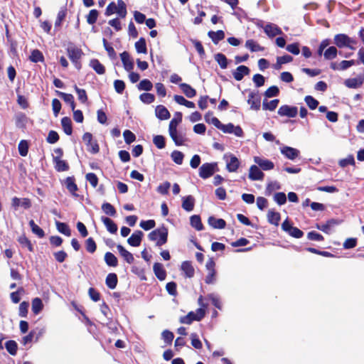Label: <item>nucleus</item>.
Here are the masks:
<instances>
[{
	"mask_svg": "<svg viewBox=\"0 0 364 364\" xmlns=\"http://www.w3.org/2000/svg\"><path fill=\"white\" fill-rule=\"evenodd\" d=\"M337 224L338 223L336 220L331 219L326 223L321 225V230L326 234H330L332 227Z\"/></svg>",
	"mask_w": 364,
	"mask_h": 364,
	"instance_id": "obj_47",
	"label": "nucleus"
},
{
	"mask_svg": "<svg viewBox=\"0 0 364 364\" xmlns=\"http://www.w3.org/2000/svg\"><path fill=\"white\" fill-rule=\"evenodd\" d=\"M249 73L250 69L248 67L245 65H240L232 73V75L236 80L240 81L245 75H247Z\"/></svg>",
	"mask_w": 364,
	"mask_h": 364,
	"instance_id": "obj_19",
	"label": "nucleus"
},
{
	"mask_svg": "<svg viewBox=\"0 0 364 364\" xmlns=\"http://www.w3.org/2000/svg\"><path fill=\"white\" fill-rule=\"evenodd\" d=\"M298 109L296 107L282 105L278 109V114L288 117H295L297 115Z\"/></svg>",
	"mask_w": 364,
	"mask_h": 364,
	"instance_id": "obj_10",
	"label": "nucleus"
},
{
	"mask_svg": "<svg viewBox=\"0 0 364 364\" xmlns=\"http://www.w3.org/2000/svg\"><path fill=\"white\" fill-rule=\"evenodd\" d=\"M333 43L340 48H348L350 50H355V47L354 46L357 43V41L346 34L339 33L334 36Z\"/></svg>",
	"mask_w": 364,
	"mask_h": 364,
	"instance_id": "obj_3",
	"label": "nucleus"
},
{
	"mask_svg": "<svg viewBox=\"0 0 364 364\" xmlns=\"http://www.w3.org/2000/svg\"><path fill=\"white\" fill-rule=\"evenodd\" d=\"M98 14L99 13L96 9H92L90 11L87 16V22L90 25L95 23L98 17Z\"/></svg>",
	"mask_w": 364,
	"mask_h": 364,
	"instance_id": "obj_59",
	"label": "nucleus"
},
{
	"mask_svg": "<svg viewBox=\"0 0 364 364\" xmlns=\"http://www.w3.org/2000/svg\"><path fill=\"white\" fill-rule=\"evenodd\" d=\"M102 210L106 215L109 216H114L116 215V210L114 207L109 203H103L102 205Z\"/></svg>",
	"mask_w": 364,
	"mask_h": 364,
	"instance_id": "obj_52",
	"label": "nucleus"
},
{
	"mask_svg": "<svg viewBox=\"0 0 364 364\" xmlns=\"http://www.w3.org/2000/svg\"><path fill=\"white\" fill-rule=\"evenodd\" d=\"M245 47L251 52L263 51L264 48L259 46L252 39L247 40L245 43Z\"/></svg>",
	"mask_w": 364,
	"mask_h": 364,
	"instance_id": "obj_37",
	"label": "nucleus"
},
{
	"mask_svg": "<svg viewBox=\"0 0 364 364\" xmlns=\"http://www.w3.org/2000/svg\"><path fill=\"white\" fill-rule=\"evenodd\" d=\"M282 229L294 238L299 239L302 237L304 235V232L299 228L292 226L288 220H286L282 223Z\"/></svg>",
	"mask_w": 364,
	"mask_h": 364,
	"instance_id": "obj_7",
	"label": "nucleus"
},
{
	"mask_svg": "<svg viewBox=\"0 0 364 364\" xmlns=\"http://www.w3.org/2000/svg\"><path fill=\"white\" fill-rule=\"evenodd\" d=\"M117 249L119 255L128 264H132L134 262V257L133 255L127 250L122 245H117Z\"/></svg>",
	"mask_w": 364,
	"mask_h": 364,
	"instance_id": "obj_20",
	"label": "nucleus"
},
{
	"mask_svg": "<svg viewBox=\"0 0 364 364\" xmlns=\"http://www.w3.org/2000/svg\"><path fill=\"white\" fill-rule=\"evenodd\" d=\"M5 348L11 355H15L17 353L18 345L15 341L10 340L6 342Z\"/></svg>",
	"mask_w": 364,
	"mask_h": 364,
	"instance_id": "obj_42",
	"label": "nucleus"
},
{
	"mask_svg": "<svg viewBox=\"0 0 364 364\" xmlns=\"http://www.w3.org/2000/svg\"><path fill=\"white\" fill-rule=\"evenodd\" d=\"M254 161L264 171H269L274 168V163L268 159H264L259 156L254 157Z\"/></svg>",
	"mask_w": 364,
	"mask_h": 364,
	"instance_id": "obj_17",
	"label": "nucleus"
},
{
	"mask_svg": "<svg viewBox=\"0 0 364 364\" xmlns=\"http://www.w3.org/2000/svg\"><path fill=\"white\" fill-rule=\"evenodd\" d=\"M279 90L277 86H271L269 87L264 92V96L266 97L270 98L273 97H276L279 95Z\"/></svg>",
	"mask_w": 364,
	"mask_h": 364,
	"instance_id": "obj_63",
	"label": "nucleus"
},
{
	"mask_svg": "<svg viewBox=\"0 0 364 364\" xmlns=\"http://www.w3.org/2000/svg\"><path fill=\"white\" fill-rule=\"evenodd\" d=\"M117 276L114 273H109L105 280L106 285L111 289H114L117 284Z\"/></svg>",
	"mask_w": 364,
	"mask_h": 364,
	"instance_id": "obj_35",
	"label": "nucleus"
},
{
	"mask_svg": "<svg viewBox=\"0 0 364 364\" xmlns=\"http://www.w3.org/2000/svg\"><path fill=\"white\" fill-rule=\"evenodd\" d=\"M61 125L64 132L67 135H71L73 133L72 122L70 118L64 117L61 119Z\"/></svg>",
	"mask_w": 364,
	"mask_h": 364,
	"instance_id": "obj_32",
	"label": "nucleus"
},
{
	"mask_svg": "<svg viewBox=\"0 0 364 364\" xmlns=\"http://www.w3.org/2000/svg\"><path fill=\"white\" fill-rule=\"evenodd\" d=\"M264 174L260 168L256 166L252 165L250 168L249 178L252 181H262L264 178Z\"/></svg>",
	"mask_w": 364,
	"mask_h": 364,
	"instance_id": "obj_13",
	"label": "nucleus"
},
{
	"mask_svg": "<svg viewBox=\"0 0 364 364\" xmlns=\"http://www.w3.org/2000/svg\"><path fill=\"white\" fill-rule=\"evenodd\" d=\"M153 270L156 277L161 281L166 279V272L162 264L156 262L153 266Z\"/></svg>",
	"mask_w": 364,
	"mask_h": 364,
	"instance_id": "obj_22",
	"label": "nucleus"
},
{
	"mask_svg": "<svg viewBox=\"0 0 364 364\" xmlns=\"http://www.w3.org/2000/svg\"><path fill=\"white\" fill-rule=\"evenodd\" d=\"M182 121V114L176 112L175 117L171 120L169 123L168 130H174L177 129L178 124Z\"/></svg>",
	"mask_w": 364,
	"mask_h": 364,
	"instance_id": "obj_45",
	"label": "nucleus"
},
{
	"mask_svg": "<svg viewBox=\"0 0 364 364\" xmlns=\"http://www.w3.org/2000/svg\"><path fill=\"white\" fill-rule=\"evenodd\" d=\"M68 55L75 67L77 70L81 69V63L80 59L81 58L83 53L82 50L74 45L68 46L67 48Z\"/></svg>",
	"mask_w": 364,
	"mask_h": 364,
	"instance_id": "obj_4",
	"label": "nucleus"
},
{
	"mask_svg": "<svg viewBox=\"0 0 364 364\" xmlns=\"http://www.w3.org/2000/svg\"><path fill=\"white\" fill-rule=\"evenodd\" d=\"M155 113L156 117L161 120L168 119L171 116L168 110L164 105H158L156 107Z\"/></svg>",
	"mask_w": 364,
	"mask_h": 364,
	"instance_id": "obj_26",
	"label": "nucleus"
},
{
	"mask_svg": "<svg viewBox=\"0 0 364 364\" xmlns=\"http://www.w3.org/2000/svg\"><path fill=\"white\" fill-rule=\"evenodd\" d=\"M75 90L77 92L78 100L82 103L86 102L87 100L86 91L84 89L79 88L77 85H75Z\"/></svg>",
	"mask_w": 364,
	"mask_h": 364,
	"instance_id": "obj_61",
	"label": "nucleus"
},
{
	"mask_svg": "<svg viewBox=\"0 0 364 364\" xmlns=\"http://www.w3.org/2000/svg\"><path fill=\"white\" fill-rule=\"evenodd\" d=\"M82 140L85 143L87 150L92 153V154H97L100 151L99 146L97 143V141H92V134L89 132H86L82 136Z\"/></svg>",
	"mask_w": 364,
	"mask_h": 364,
	"instance_id": "obj_8",
	"label": "nucleus"
},
{
	"mask_svg": "<svg viewBox=\"0 0 364 364\" xmlns=\"http://www.w3.org/2000/svg\"><path fill=\"white\" fill-rule=\"evenodd\" d=\"M53 163L55 164V170L58 172L66 171L69 169L68 164L61 159L53 160Z\"/></svg>",
	"mask_w": 364,
	"mask_h": 364,
	"instance_id": "obj_36",
	"label": "nucleus"
},
{
	"mask_svg": "<svg viewBox=\"0 0 364 364\" xmlns=\"http://www.w3.org/2000/svg\"><path fill=\"white\" fill-rule=\"evenodd\" d=\"M19 154L22 156H26L28 151V142L26 140H21L18 146Z\"/></svg>",
	"mask_w": 364,
	"mask_h": 364,
	"instance_id": "obj_57",
	"label": "nucleus"
},
{
	"mask_svg": "<svg viewBox=\"0 0 364 364\" xmlns=\"http://www.w3.org/2000/svg\"><path fill=\"white\" fill-rule=\"evenodd\" d=\"M190 223L193 228L200 231L203 229V225L199 215H193L190 218Z\"/></svg>",
	"mask_w": 364,
	"mask_h": 364,
	"instance_id": "obj_39",
	"label": "nucleus"
},
{
	"mask_svg": "<svg viewBox=\"0 0 364 364\" xmlns=\"http://www.w3.org/2000/svg\"><path fill=\"white\" fill-rule=\"evenodd\" d=\"M215 61L219 64L222 69H225L228 67V59L223 53H217L214 57Z\"/></svg>",
	"mask_w": 364,
	"mask_h": 364,
	"instance_id": "obj_43",
	"label": "nucleus"
},
{
	"mask_svg": "<svg viewBox=\"0 0 364 364\" xmlns=\"http://www.w3.org/2000/svg\"><path fill=\"white\" fill-rule=\"evenodd\" d=\"M117 14L119 17L124 18L127 14V6L122 0H117V4L114 1L109 3L106 8L105 14L107 16Z\"/></svg>",
	"mask_w": 364,
	"mask_h": 364,
	"instance_id": "obj_2",
	"label": "nucleus"
},
{
	"mask_svg": "<svg viewBox=\"0 0 364 364\" xmlns=\"http://www.w3.org/2000/svg\"><path fill=\"white\" fill-rule=\"evenodd\" d=\"M181 269L184 273L186 277L191 278L194 276L195 269L189 261L182 262Z\"/></svg>",
	"mask_w": 364,
	"mask_h": 364,
	"instance_id": "obj_21",
	"label": "nucleus"
},
{
	"mask_svg": "<svg viewBox=\"0 0 364 364\" xmlns=\"http://www.w3.org/2000/svg\"><path fill=\"white\" fill-rule=\"evenodd\" d=\"M55 225H56L57 230L60 233L64 234L66 236H70L71 231H70L69 226L66 223H61L60 221H55Z\"/></svg>",
	"mask_w": 364,
	"mask_h": 364,
	"instance_id": "obj_40",
	"label": "nucleus"
},
{
	"mask_svg": "<svg viewBox=\"0 0 364 364\" xmlns=\"http://www.w3.org/2000/svg\"><path fill=\"white\" fill-rule=\"evenodd\" d=\"M144 233L141 230L134 231L127 239V242L130 246L139 247L141 242Z\"/></svg>",
	"mask_w": 364,
	"mask_h": 364,
	"instance_id": "obj_12",
	"label": "nucleus"
},
{
	"mask_svg": "<svg viewBox=\"0 0 364 364\" xmlns=\"http://www.w3.org/2000/svg\"><path fill=\"white\" fill-rule=\"evenodd\" d=\"M11 205L15 208H18V206H22L25 209H28L31 206V201L28 198H23L21 200L17 197L12 198Z\"/></svg>",
	"mask_w": 364,
	"mask_h": 364,
	"instance_id": "obj_24",
	"label": "nucleus"
},
{
	"mask_svg": "<svg viewBox=\"0 0 364 364\" xmlns=\"http://www.w3.org/2000/svg\"><path fill=\"white\" fill-rule=\"evenodd\" d=\"M31 61L33 63H38L43 61V55L39 50H33L29 57Z\"/></svg>",
	"mask_w": 364,
	"mask_h": 364,
	"instance_id": "obj_50",
	"label": "nucleus"
},
{
	"mask_svg": "<svg viewBox=\"0 0 364 364\" xmlns=\"http://www.w3.org/2000/svg\"><path fill=\"white\" fill-rule=\"evenodd\" d=\"M101 220L105 225L107 231H109L110 233L115 234L117 232V225L109 218L102 216L101 218Z\"/></svg>",
	"mask_w": 364,
	"mask_h": 364,
	"instance_id": "obj_25",
	"label": "nucleus"
},
{
	"mask_svg": "<svg viewBox=\"0 0 364 364\" xmlns=\"http://www.w3.org/2000/svg\"><path fill=\"white\" fill-rule=\"evenodd\" d=\"M29 225L31 228L33 233L36 235L40 238L44 237V231L38 225H37L33 220H30Z\"/></svg>",
	"mask_w": 364,
	"mask_h": 364,
	"instance_id": "obj_48",
	"label": "nucleus"
},
{
	"mask_svg": "<svg viewBox=\"0 0 364 364\" xmlns=\"http://www.w3.org/2000/svg\"><path fill=\"white\" fill-rule=\"evenodd\" d=\"M86 250L90 253H94L96 251L97 245L92 237H89L85 242Z\"/></svg>",
	"mask_w": 364,
	"mask_h": 364,
	"instance_id": "obj_58",
	"label": "nucleus"
},
{
	"mask_svg": "<svg viewBox=\"0 0 364 364\" xmlns=\"http://www.w3.org/2000/svg\"><path fill=\"white\" fill-rule=\"evenodd\" d=\"M65 184L67 189L73 196H77L75 192L77 191V186L75 183V179L73 177H68L65 181Z\"/></svg>",
	"mask_w": 364,
	"mask_h": 364,
	"instance_id": "obj_34",
	"label": "nucleus"
},
{
	"mask_svg": "<svg viewBox=\"0 0 364 364\" xmlns=\"http://www.w3.org/2000/svg\"><path fill=\"white\" fill-rule=\"evenodd\" d=\"M218 171V167L216 162L205 163L199 168L198 174L203 179H206L212 176Z\"/></svg>",
	"mask_w": 364,
	"mask_h": 364,
	"instance_id": "obj_5",
	"label": "nucleus"
},
{
	"mask_svg": "<svg viewBox=\"0 0 364 364\" xmlns=\"http://www.w3.org/2000/svg\"><path fill=\"white\" fill-rule=\"evenodd\" d=\"M161 337L166 344H171L174 338V335L171 331L168 330H164L161 333Z\"/></svg>",
	"mask_w": 364,
	"mask_h": 364,
	"instance_id": "obj_62",
	"label": "nucleus"
},
{
	"mask_svg": "<svg viewBox=\"0 0 364 364\" xmlns=\"http://www.w3.org/2000/svg\"><path fill=\"white\" fill-rule=\"evenodd\" d=\"M180 88L182 90L184 95L188 97L192 98L196 96V91L191 85L186 83H181L179 85Z\"/></svg>",
	"mask_w": 364,
	"mask_h": 364,
	"instance_id": "obj_33",
	"label": "nucleus"
},
{
	"mask_svg": "<svg viewBox=\"0 0 364 364\" xmlns=\"http://www.w3.org/2000/svg\"><path fill=\"white\" fill-rule=\"evenodd\" d=\"M121 60L125 70L130 72L134 68L133 60L130 58L129 53L124 51L120 54Z\"/></svg>",
	"mask_w": 364,
	"mask_h": 364,
	"instance_id": "obj_16",
	"label": "nucleus"
},
{
	"mask_svg": "<svg viewBox=\"0 0 364 364\" xmlns=\"http://www.w3.org/2000/svg\"><path fill=\"white\" fill-rule=\"evenodd\" d=\"M279 102V100L277 99L272 100L269 102L264 100L262 103V108L264 110L274 111L277 108Z\"/></svg>",
	"mask_w": 364,
	"mask_h": 364,
	"instance_id": "obj_46",
	"label": "nucleus"
},
{
	"mask_svg": "<svg viewBox=\"0 0 364 364\" xmlns=\"http://www.w3.org/2000/svg\"><path fill=\"white\" fill-rule=\"evenodd\" d=\"M274 200L279 205H284L287 202V196L284 193L279 192L274 194Z\"/></svg>",
	"mask_w": 364,
	"mask_h": 364,
	"instance_id": "obj_64",
	"label": "nucleus"
},
{
	"mask_svg": "<svg viewBox=\"0 0 364 364\" xmlns=\"http://www.w3.org/2000/svg\"><path fill=\"white\" fill-rule=\"evenodd\" d=\"M364 81V77L363 76H358L357 77L354 78H348L346 79L344 82V84L346 87L349 88H358L360 87Z\"/></svg>",
	"mask_w": 364,
	"mask_h": 364,
	"instance_id": "obj_18",
	"label": "nucleus"
},
{
	"mask_svg": "<svg viewBox=\"0 0 364 364\" xmlns=\"http://www.w3.org/2000/svg\"><path fill=\"white\" fill-rule=\"evenodd\" d=\"M304 101L310 109H315L318 105V101L311 95H307L304 98Z\"/></svg>",
	"mask_w": 364,
	"mask_h": 364,
	"instance_id": "obj_55",
	"label": "nucleus"
},
{
	"mask_svg": "<svg viewBox=\"0 0 364 364\" xmlns=\"http://www.w3.org/2000/svg\"><path fill=\"white\" fill-rule=\"evenodd\" d=\"M264 31L269 38H273L277 35L282 34V29L276 24L271 23L265 26Z\"/></svg>",
	"mask_w": 364,
	"mask_h": 364,
	"instance_id": "obj_14",
	"label": "nucleus"
},
{
	"mask_svg": "<svg viewBox=\"0 0 364 364\" xmlns=\"http://www.w3.org/2000/svg\"><path fill=\"white\" fill-rule=\"evenodd\" d=\"M208 223L215 229H223L226 225V222L223 219L216 218L214 216H210Z\"/></svg>",
	"mask_w": 364,
	"mask_h": 364,
	"instance_id": "obj_23",
	"label": "nucleus"
},
{
	"mask_svg": "<svg viewBox=\"0 0 364 364\" xmlns=\"http://www.w3.org/2000/svg\"><path fill=\"white\" fill-rule=\"evenodd\" d=\"M90 66L98 75H103L105 73V66L97 59H92L90 61Z\"/></svg>",
	"mask_w": 364,
	"mask_h": 364,
	"instance_id": "obj_27",
	"label": "nucleus"
},
{
	"mask_svg": "<svg viewBox=\"0 0 364 364\" xmlns=\"http://www.w3.org/2000/svg\"><path fill=\"white\" fill-rule=\"evenodd\" d=\"M261 98L258 92L252 91L248 95L247 103L250 105V109L259 110L261 106Z\"/></svg>",
	"mask_w": 364,
	"mask_h": 364,
	"instance_id": "obj_9",
	"label": "nucleus"
},
{
	"mask_svg": "<svg viewBox=\"0 0 364 364\" xmlns=\"http://www.w3.org/2000/svg\"><path fill=\"white\" fill-rule=\"evenodd\" d=\"M169 135L176 146H181L184 142V137L181 134H178L177 129L168 130Z\"/></svg>",
	"mask_w": 364,
	"mask_h": 364,
	"instance_id": "obj_31",
	"label": "nucleus"
},
{
	"mask_svg": "<svg viewBox=\"0 0 364 364\" xmlns=\"http://www.w3.org/2000/svg\"><path fill=\"white\" fill-rule=\"evenodd\" d=\"M153 142L158 149H164L166 146L165 138L161 135H156L153 139Z\"/></svg>",
	"mask_w": 364,
	"mask_h": 364,
	"instance_id": "obj_60",
	"label": "nucleus"
},
{
	"mask_svg": "<svg viewBox=\"0 0 364 364\" xmlns=\"http://www.w3.org/2000/svg\"><path fill=\"white\" fill-rule=\"evenodd\" d=\"M171 157L176 164L181 165L183 163L184 155L181 151L175 150L171 153Z\"/></svg>",
	"mask_w": 364,
	"mask_h": 364,
	"instance_id": "obj_53",
	"label": "nucleus"
},
{
	"mask_svg": "<svg viewBox=\"0 0 364 364\" xmlns=\"http://www.w3.org/2000/svg\"><path fill=\"white\" fill-rule=\"evenodd\" d=\"M168 235V228L166 226L162 225L161 227L149 232L148 237L149 240L156 242V246L161 247L167 242Z\"/></svg>",
	"mask_w": 364,
	"mask_h": 364,
	"instance_id": "obj_1",
	"label": "nucleus"
},
{
	"mask_svg": "<svg viewBox=\"0 0 364 364\" xmlns=\"http://www.w3.org/2000/svg\"><path fill=\"white\" fill-rule=\"evenodd\" d=\"M195 200L192 196L183 198L182 208L188 212L192 211L194 208Z\"/></svg>",
	"mask_w": 364,
	"mask_h": 364,
	"instance_id": "obj_28",
	"label": "nucleus"
},
{
	"mask_svg": "<svg viewBox=\"0 0 364 364\" xmlns=\"http://www.w3.org/2000/svg\"><path fill=\"white\" fill-rule=\"evenodd\" d=\"M105 261L106 264L109 267H117L118 264L117 258L114 254L109 252L105 253Z\"/></svg>",
	"mask_w": 364,
	"mask_h": 364,
	"instance_id": "obj_38",
	"label": "nucleus"
},
{
	"mask_svg": "<svg viewBox=\"0 0 364 364\" xmlns=\"http://www.w3.org/2000/svg\"><path fill=\"white\" fill-rule=\"evenodd\" d=\"M281 188L280 184L277 181H270L265 189V195L270 196L273 191Z\"/></svg>",
	"mask_w": 364,
	"mask_h": 364,
	"instance_id": "obj_49",
	"label": "nucleus"
},
{
	"mask_svg": "<svg viewBox=\"0 0 364 364\" xmlns=\"http://www.w3.org/2000/svg\"><path fill=\"white\" fill-rule=\"evenodd\" d=\"M208 36L211 38L215 44H218L219 41H222L225 38V33L222 30L217 31H210L208 32Z\"/></svg>",
	"mask_w": 364,
	"mask_h": 364,
	"instance_id": "obj_30",
	"label": "nucleus"
},
{
	"mask_svg": "<svg viewBox=\"0 0 364 364\" xmlns=\"http://www.w3.org/2000/svg\"><path fill=\"white\" fill-rule=\"evenodd\" d=\"M139 90L150 91L153 87V84L149 80H142L137 85Z\"/></svg>",
	"mask_w": 364,
	"mask_h": 364,
	"instance_id": "obj_54",
	"label": "nucleus"
},
{
	"mask_svg": "<svg viewBox=\"0 0 364 364\" xmlns=\"http://www.w3.org/2000/svg\"><path fill=\"white\" fill-rule=\"evenodd\" d=\"M139 99L142 102L149 105L154 101L155 97L151 93L145 92L140 95Z\"/></svg>",
	"mask_w": 364,
	"mask_h": 364,
	"instance_id": "obj_56",
	"label": "nucleus"
},
{
	"mask_svg": "<svg viewBox=\"0 0 364 364\" xmlns=\"http://www.w3.org/2000/svg\"><path fill=\"white\" fill-rule=\"evenodd\" d=\"M205 310L199 308L196 312L191 311L186 316L181 317L180 322L191 324L193 321H200L205 316Z\"/></svg>",
	"mask_w": 364,
	"mask_h": 364,
	"instance_id": "obj_6",
	"label": "nucleus"
},
{
	"mask_svg": "<svg viewBox=\"0 0 364 364\" xmlns=\"http://www.w3.org/2000/svg\"><path fill=\"white\" fill-rule=\"evenodd\" d=\"M267 220L270 224L277 226L280 220V213L274 210H269L267 213Z\"/></svg>",
	"mask_w": 364,
	"mask_h": 364,
	"instance_id": "obj_29",
	"label": "nucleus"
},
{
	"mask_svg": "<svg viewBox=\"0 0 364 364\" xmlns=\"http://www.w3.org/2000/svg\"><path fill=\"white\" fill-rule=\"evenodd\" d=\"M43 303L41 299L35 298L32 301V311L35 314H38L43 309Z\"/></svg>",
	"mask_w": 364,
	"mask_h": 364,
	"instance_id": "obj_51",
	"label": "nucleus"
},
{
	"mask_svg": "<svg viewBox=\"0 0 364 364\" xmlns=\"http://www.w3.org/2000/svg\"><path fill=\"white\" fill-rule=\"evenodd\" d=\"M135 48L138 53H147L146 41L144 38H140L139 40L135 43Z\"/></svg>",
	"mask_w": 364,
	"mask_h": 364,
	"instance_id": "obj_44",
	"label": "nucleus"
},
{
	"mask_svg": "<svg viewBox=\"0 0 364 364\" xmlns=\"http://www.w3.org/2000/svg\"><path fill=\"white\" fill-rule=\"evenodd\" d=\"M338 50L335 46L328 48L323 53V57L326 60H332L336 58Z\"/></svg>",
	"mask_w": 364,
	"mask_h": 364,
	"instance_id": "obj_41",
	"label": "nucleus"
},
{
	"mask_svg": "<svg viewBox=\"0 0 364 364\" xmlns=\"http://www.w3.org/2000/svg\"><path fill=\"white\" fill-rule=\"evenodd\" d=\"M240 165L239 159L234 155L231 154L229 159L226 160V168L229 172H235Z\"/></svg>",
	"mask_w": 364,
	"mask_h": 364,
	"instance_id": "obj_15",
	"label": "nucleus"
},
{
	"mask_svg": "<svg viewBox=\"0 0 364 364\" xmlns=\"http://www.w3.org/2000/svg\"><path fill=\"white\" fill-rule=\"evenodd\" d=\"M281 153L288 159L294 160L300 154V151L293 147L284 146L280 148Z\"/></svg>",
	"mask_w": 364,
	"mask_h": 364,
	"instance_id": "obj_11",
	"label": "nucleus"
}]
</instances>
